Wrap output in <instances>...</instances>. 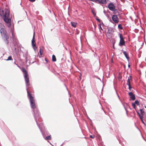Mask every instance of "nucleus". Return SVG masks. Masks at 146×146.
Instances as JSON below:
<instances>
[{
	"instance_id": "19",
	"label": "nucleus",
	"mask_w": 146,
	"mask_h": 146,
	"mask_svg": "<svg viewBox=\"0 0 146 146\" xmlns=\"http://www.w3.org/2000/svg\"><path fill=\"white\" fill-rule=\"evenodd\" d=\"M132 106L133 108L135 109L136 110V105L135 104V103H132Z\"/></svg>"
},
{
	"instance_id": "37",
	"label": "nucleus",
	"mask_w": 146,
	"mask_h": 146,
	"mask_svg": "<svg viewBox=\"0 0 146 146\" xmlns=\"http://www.w3.org/2000/svg\"><path fill=\"white\" fill-rule=\"evenodd\" d=\"M137 115L139 116V117L141 115V114L139 113V114H138Z\"/></svg>"
},
{
	"instance_id": "17",
	"label": "nucleus",
	"mask_w": 146,
	"mask_h": 146,
	"mask_svg": "<svg viewBox=\"0 0 146 146\" xmlns=\"http://www.w3.org/2000/svg\"><path fill=\"white\" fill-rule=\"evenodd\" d=\"M118 28L121 30H122L123 29V27L122 25L121 24H119L118 25Z\"/></svg>"
},
{
	"instance_id": "8",
	"label": "nucleus",
	"mask_w": 146,
	"mask_h": 146,
	"mask_svg": "<svg viewBox=\"0 0 146 146\" xmlns=\"http://www.w3.org/2000/svg\"><path fill=\"white\" fill-rule=\"evenodd\" d=\"M112 19L115 23H117L119 21V19L116 15H113L112 17Z\"/></svg>"
},
{
	"instance_id": "47",
	"label": "nucleus",
	"mask_w": 146,
	"mask_h": 146,
	"mask_svg": "<svg viewBox=\"0 0 146 146\" xmlns=\"http://www.w3.org/2000/svg\"><path fill=\"white\" fill-rule=\"evenodd\" d=\"M145 108H146V106H145Z\"/></svg>"
},
{
	"instance_id": "16",
	"label": "nucleus",
	"mask_w": 146,
	"mask_h": 146,
	"mask_svg": "<svg viewBox=\"0 0 146 146\" xmlns=\"http://www.w3.org/2000/svg\"><path fill=\"white\" fill-rule=\"evenodd\" d=\"M139 110L140 111L141 114L142 115H143L145 113L144 111L142 109H139Z\"/></svg>"
},
{
	"instance_id": "29",
	"label": "nucleus",
	"mask_w": 146,
	"mask_h": 146,
	"mask_svg": "<svg viewBox=\"0 0 146 146\" xmlns=\"http://www.w3.org/2000/svg\"><path fill=\"white\" fill-rule=\"evenodd\" d=\"M129 86V90H131V89L132 88V87H131V85L128 86Z\"/></svg>"
},
{
	"instance_id": "6",
	"label": "nucleus",
	"mask_w": 146,
	"mask_h": 146,
	"mask_svg": "<svg viewBox=\"0 0 146 146\" xmlns=\"http://www.w3.org/2000/svg\"><path fill=\"white\" fill-rule=\"evenodd\" d=\"M119 35L120 40L119 45L120 46H123L125 45V41L124 40L123 35L121 34H119Z\"/></svg>"
},
{
	"instance_id": "31",
	"label": "nucleus",
	"mask_w": 146,
	"mask_h": 146,
	"mask_svg": "<svg viewBox=\"0 0 146 146\" xmlns=\"http://www.w3.org/2000/svg\"><path fill=\"white\" fill-rule=\"evenodd\" d=\"M99 26H100V28L102 30H103V29L101 26V24H100L99 25Z\"/></svg>"
},
{
	"instance_id": "5",
	"label": "nucleus",
	"mask_w": 146,
	"mask_h": 146,
	"mask_svg": "<svg viewBox=\"0 0 146 146\" xmlns=\"http://www.w3.org/2000/svg\"><path fill=\"white\" fill-rule=\"evenodd\" d=\"M23 55L24 57L26 60V62L27 63L28 61H29V63H30V56L28 54V52L26 51L25 52H23Z\"/></svg>"
},
{
	"instance_id": "20",
	"label": "nucleus",
	"mask_w": 146,
	"mask_h": 146,
	"mask_svg": "<svg viewBox=\"0 0 146 146\" xmlns=\"http://www.w3.org/2000/svg\"><path fill=\"white\" fill-rule=\"evenodd\" d=\"M13 59L11 56H9L8 57V58L6 60L7 61L12 60Z\"/></svg>"
},
{
	"instance_id": "40",
	"label": "nucleus",
	"mask_w": 146,
	"mask_h": 146,
	"mask_svg": "<svg viewBox=\"0 0 146 146\" xmlns=\"http://www.w3.org/2000/svg\"><path fill=\"white\" fill-rule=\"evenodd\" d=\"M123 106H124V108H125V109L126 110H127L126 109V108H125V106L124 105H123Z\"/></svg>"
},
{
	"instance_id": "7",
	"label": "nucleus",
	"mask_w": 146,
	"mask_h": 146,
	"mask_svg": "<svg viewBox=\"0 0 146 146\" xmlns=\"http://www.w3.org/2000/svg\"><path fill=\"white\" fill-rule=\"evenodd\" d=\"M108 8L110 10L113 11H114L115 10H116V9H115V7L114 4L112 3H110L108 4Z\"/></svg>"
},
{
	"instance_id": "26",
	"label": "nucleus",
	"mask_w": 146,
	"mask_h": 146,
	"mask_svg": "<svg viewBox=\"0 0 146 146\" xmlns=\"http://www.w3.org/2000/svg\"><path fill=\"white\" fill-rule=\"evenodd\" d=\"M92 13H93V15H94V16H96V13H95L94 12V11H92Z\"/></svg>"
},
{
	"instance_id": "42",
	"label": "nucleus",
	"mask_w": 146,
	"mask_h": 146,
	"mask_svg": "<svg viewBox=\"0 0 146 146\" xmlns=\"http://www.w3.org/2000/svg\"><path fill=\"white\" fill-rule=\"evenodd\" d=\"M111 30H110V31H112V29L111 28Z\"/></svg>"
},
{
	"instance_id": "23",
	"label": "nucleus",
	"mask_w": 146,
	"mask_h": 146,
	"mask_svg": "<svg viewBox=\"0 0 146 146\" xmlns=\"http://www.w3.org/2000/svg\"><path fill=\"white\" fill-rule=\"evenodd\" d=\"M96 20L97 21H98L99 22H101L100 20L97 17H96Z\"/></svg>"
},
{
	"instance_id": "49",
	"label": "nucleus",
	"mask_w": 146,
	"mask_h": 146,
	"mask_svg": "<svg viewBox=\"0 0 146 146\" xmlns=\"http://www.w3.org/2000/svg\"><path fill=\"white\" fill-rule=\"evenodd\" d=\"M67 88V90H68V89L67 88Z\"/></svg>"
},
{
	"instance_id": "24",
	"label": "nucleus",
	"mask_w": 146,
	"mask_h": 146,
	"mask_svg": "<svg viewBox=\"0 0 146 146\" xmlns=\"http://www.w3.org/2000/svg\"><path fill=\"white\" fill-rule=\"evenodd\" d=\"M89 1H92L94 2L97 3V0H89Z\"/></svg>"
},
{
	"instance_id": "28",
	"label": "nucleus",
	"mask_w": 146,
	"mask_h": 146,
	"mask_svg": "<svg viewBox=\"0 0 146 146\" xmlns=\"http://www.w3.org/2000/svg\"><path fill=\"white\" fill-rule=\"evenodd\" d=\"M36 45H35V46H32L33 47V48L34 49V50H35V48H36Z\"/></svg>"
},
{
	"instance_id": "45",
	"label": "nucleus",
	"mask_w": 146,
	"mask_h": 146,
	"mask_svg": "<svg viewBox=\"0 0 146 146\" xmlns=\"http://www.w3.org/2000/svg\"><path fill=\"white\" fill-rule=\"evenodd\" d=\"M12 36H13V33L12 32Z\"/></svg>"
},
{
	"instance_id": "33",
	"label": "nucleus",
	"mask_w": 146,
	"mask_h": 146,
	"mask_svg": "<svg viewBox=\"0 0 146 146\" xmlns=\"http://www.w3.org/2000/svg\"><path fill=\"white\" fill-rule=\"evenodd\" d=\"M31 2H35L36 0H29Z\"/></svg>"
},
{
	"instance_id": "46",
	"label": "nucleus",
	"mask_w": 146,
	"mask_h": 146,
	"mask_svg": "<svg viewBox=\"0 0 146 146\" xmlns=\"http://www.w3.org/2000/svg\"><path fill=\"white\" fill-rule=\"evenodd\" d=\"M14 63H15V64L17 65L15 63V62H14Z\"/></svg>"
},
{
	"instance_id": "44",
	"label": "nucleus",
	"mask_w": 146,
	"mask_h": 146,
	"mask_svg": "<svg viewBox=\"0 0 146 146\" xmlns=\"http://www.w3.org/2000/svg\"><path fill=\"white\" fill-rule=\"evenodd\" d=\"M104 13H105V11L104 10Z\"/></svg>"
},
{
	"instance_id": "43",
	"label": "nucleus",
	"mask_w": 146,
	"mask_h": 146,
	"mask_svg": "<svg viewBox=\"0 0 146 146\" xmlns=\"http://www.w3.org/2000/svg\"><path fill=\"white\" fill-rule=\"evenodd\" d=\"M113 48H115V47H114V45H113Z\"/></svg>"
},
{
	"instance_id": "39",
	"label": "nucleus",
	"mask_w": 146,
	"mask_h": 146,
	"mask_svg": "<svg viewBox=\"0 0 146 146\" xmlns=\"http://www.w3.org/2000/svg\"><path fill=\"white\" fill-rule=\"evenodd\" d=\"M130 65H129V64H128V67L129 68L130 67Z\"/></svg>"
},
{
	"instance_id": "32",
	"label": "nucleus",
	"mask_w": 146,
	"mask_h": 146,
	"mask_svg": "<svg viewBox=\"0 0 146 146\" xmlns=\"http://www.w3.org/2000/svg\"><path fill=\"white\" fill-rule=\"evenodd\" d=\"M141 121H142V123H143V124H144V125H145V122H144V121H143V119H142V120H141Z\"/></svg>"
},
{
	"instance_id": "11",
	"label": "nucleus",
	"mask_w": 146,
	"mask_h": 146,
	"mask_svg": "<svg viewBox=\"0 0 146 146\" xmlns=\"http://www.w3.org/2000/svg\"><path fill=\"white\" fill-rule=\"evenodd\" d=\"M100 4H106L107 3L106 0H97V2Z\"/></svg>"
},
{
	"instance_id": "10",
	"label": "nucleus",
	"mask_w": 146,
	"mask_h": 146,
	"mask_svg": "<svg viewBox=\"0 0 146 146\" xmlns=\"http://www.w3.org/2000/svg\"><path fill=\"white\" fill-rule=\"evenodd\" d=\"M35 32H34L33 38L31 41L32 46H35V45H36V43L35 42Z\"/></svg>"
},
{
	"instance_id": "21",
	"label": "nucleus",
	"mask_w": 146,
	"mask_h": 146,
	"mask_svg": "<svg viewBox=\"0 0 146 146\" xmlns=\"http://www.w3.org/2000/svg\"><path fill=\"white\" fill-rule=\"evenodd\" d=\"M134 103H135V104H136L137 106H139V102L137 100H135Z\"/></svg>"
},
{
	"instance_id": "34",
	"label": "nucleus",
	"mask_w": 146,
	"mask_h": 146,
	"mask_svg": "<svg viewBox=\"0 0 146 146\" xmlns=\"http://www.w3.org/2000/svg\"><path fill=\"white\" fill-rule=\"evenodd\" d=\"M117 96H118V97L119 99V100H120V101L121 102V100H120V98H119V95L118 94H117Z\"/></svg>"
},
{
	"instance_id": "13",
	"label": "nucleus",
	"mask_w": 146,
	"mask_h": 146,
	"mask_svg": "<svg viewBox=\"0 0 146 146\" xmlns=\"http://www.w3.org/2000/svg\"><path fill=\"white\" fill-rule=\"evenodd\" d=\"M71 24L72 26L74 27H76L77 24L76 23L74 22H71Z\"/></svg>"
},
{
	"instance_id": "12",
	"label": "nucleus",
	"mask_w": 146,
	"mask_h": 146,
	"mask_svg": "<svg viewBox=\"0 0 146 146\" xmlns=\"http://www.w3.org/2000/svg\"><path fill=\"white\" fill-rule=\"evenodd\" d=\"M123 52L124 54L125 55V56L127 59V60L129 61V57L128 56L127 52L125 51H123Z\"/></svg>"
},
{
	"instance_id": "25",
	"label": "nucleus",
	"mask_w": 146,
	"mask_h": 146,
	"mask_svg": "<svg viewBox=\"0 0 146 146\" xmlns=\"http://www.w3.org/2000/svg\"><path fill=\"white\" fill-rule=\"evenodd\" d=\"M143 115H141L139 116V118L141 120H142V119H143Z\"/></svg>"
},
{
	"instance_id": "41",
	"label": "nucleus",
	"mask_w": 146,
	"mask_h": 146,
	"mask_svg": "<svg viewBox=\"0 0 146 146\" xmlns=\"http://www.w3.org/2000/svg\"><path fill=\"white\" fill-rule=\"evenodd\" d=\"M14 49H15V50H16V49H17V48L16 47H15V48H14Z\"/></svg>"
},
{
	"instance_id": "22",
	"label": "nucleus",
	"mask_w": 146,
	"mask_h": 146,
	"mask_svg": "<svg viewBox=\"0 0 146 146\" xmlns=\"http://www.w3.org/2000/svg\"><path fill=\"white\" fill-rule=\"evenodd\" d=\"M39 52L40 55H42L43 53V50L40 48L39 50Z\"/></svg>"
},
{
	"instance_id": "3",
	"label": "nucleus",
	"mask_w": 146,
	"mask_h": 146,
	"mask_svg": "<svg viewBox=\"0 0 146 146\" xmlns=\"http://www.w3.org/2000/svg\"><path fill=\"white\" fill-rule=\"evenodd\" d=\"M0 31L3 39L5 44L8 45L9 44L8 39L9 38V35L8 34H7L6 30L3 28H1Z\"/></svg>"
},
{
	"instance_id": "9",
	"label": "nucleus",
	"mask_w": 146,
	"mask_h": 146,
	"mask_svg": "<svg viewBox=\"0 0 146 146\" xmlns=\"http://www.w3.org/2000/svg\"><path fill=\"white\" fill-rule=\"evenodd\" d=\"M128 95L130 96L131 99L133 100H134L135 99V95L132 92H129Z\"/></svg>"
},
{
	"instance_id": "2",
	"label": "nucleus",
	"mask_w": 146,
	"mask_h": 146,
	"mask_svg": "<svg viewBox=\"0 0 146 146\" xmlns=\"http://www.w3.org/2000/svg\"><path fill=\"white\" fill-rule=\"evenodd\" d=\"M5 23H8L11 22V17L9 16V10L8 9L2 10L0 13Z\"/></svg>"
},
{
	"instance_id": "18",
	"label": "nucleus",
	"mask_w": 146,
	"mask_h": 146,
	"mask_svg": "<svg viewBox=\"0 0 146 146\" xmlns=\"http://www.w3.org/2000/svg\"><path fill=\"white\" fill-rule=\"evenodd\" d=\"M126 84L128 86L131 85L130 80L129 78H128V79L127 80V82Z\"/></svg>"
},
{
	"instance_id": "48",
	"label": "nucleus",
	"mask_w": 146,
	"mask_h": 146,
	"mask_svg": "<svg viewBox=\"0 0 146 146\" xmlns=\"http://www.w3.org/2000/svg\"><path fill=\"white\" fill-rule=\"evenodd\" d=\"M66 48V50H67V49L66 48Z\"/></svg>"
},
{
	"instance_id": "14",
	"label": "nucleus",
	"mask_w": 146,
	"mask_h": 146,
	"mask_svg": "<svg viewBox=\"0 0 146 146\" xmlns=\"http://www.w3.org/2000/svg\"><path fill=\"white\" fill-rule=\"evenodd\" d=\"M44 138L46 140H49L51 139V135H49L48 136H46V137H45Z\"/></svg>"
},
{
	"instance_id": "30",
	"label": "nucleus",
	"mask_w": 146,
	"mask_h": 146,
	"mask_svg": "<svg viewBox=\"0 0 146 146\" xmlns=\"http://www.w3.org/2000/svg\"><path fill=\"white\" fill-rule=\"evenodd\" d=\"M94 135H90V137L92 138H94Z\"/></svg>"
},
{
	"instance_id": "1",
	"label": "nucleus",
	"mask_w": 146,
	"mask_h": 146,
	"mask_svg": "<svg viewBox=\"0 0 146 146\" xmlns=\"http://www.w3.org/2000/svg\"><path fill=\"white\" fill-rule=\"evenodd\" d=\"M28 97L29 100L31 107L33 112V114L36 124L39 129L44 138L46 135H48L49 133L46 130L42 123L39 124L38 121H39V119L40 117V113L37 106L35 102L34 97L32 96L31 94L29 92L27 88Z\"/></svg>"
},
{
	"instance_id": "27",
	"label": "nucleus",
	"mask_w": 146,
	"mask_h": 146,
	"mask_svg": "<svg viewBox=\"0 0 146 146\" xmlns=\"http://www.w3.org/2000/svg\"><path fill=\"white\" fill-rule=\"evenodd\" d=\"M129 78L130 80H132V77L131 76H129Z\"/></svg>"
},
{
	"instance_id": "4",
	"label": "nucleus",
	"mask_w": 146,
	"mask_h": 146,
	"mask_svg": "<svg viewBox=\"0 0 146 146\" xmlns=\"http://www.w3.org/2000/svg\"><path fill=\"white\" fill-rule=\"evenodd\" d=\"M22 70L23 73V75L25 82L26 86L27 87L30 85L28 74L27 71L25 68L23 69Z\"/></svg>"
},
{
	"instance_id": "38",
	"label": "nucleus",
	"mask_w": 146,
	"mask_h": 146,
	"mask_svg": "<svg viewBox=\"0 0 146 146\" xmlns=\"http://www.w3.org/2000/svg\"><path fill=\"white\" fill-rule=\"evenodd\" d=\"M45 61H46L47 62V59H46V58H45Z\"/></svg>"
},
{
	"instance_id": "36",
	"label": "nucleus",
	"mask_w": 146,
	"mask_h": 146,
	"mask_svg": "<svg viewBox=\"0 0 146 146\" xmlns=\"http://www.w3.org/2000/svg\"><path fill=\"white\" fill-rule=\"evenodd\" d=\"M136 113H137V114H139V112L138 111H137V110H136Z\"/></svg>"
},
{
	"instance_id": "15",
	"label": "nucleus",
	"mask_w": 146,
	"mask_h": 146,
	"mask_svg": "<svg viewBox=\"0 0 146 146\" xmlns=\"http://www.w3.org/2000/svg\"><path fill=\"white\" fill-rule=\"evenodd\" d=\"M52 61L53 62L56 61V59L55 56L54 55H53L52 57Z\"/></svg>"
},
{
	"instance_id": "35",
	"label": "nucleus",
	"mask_w": 146,
	"mask_h": 146,
	"mask_svg": "<svg viewBox=\"0 0 146 146\" xmlns=\"http://www.w3.org/2000/svg\"><path fill=\"white\" fill-rule=\"evenodd\" d=\"M100 24H101V25H102L103 26L104 25V24L103 22H102L101 23H100Z\"/></svg>"
}]
</instances>
